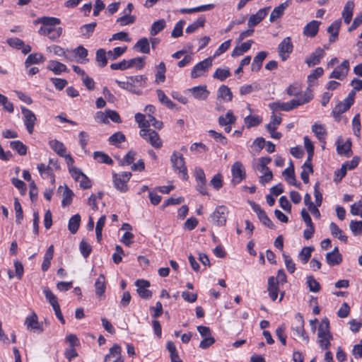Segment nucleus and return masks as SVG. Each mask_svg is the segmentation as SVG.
<instances>
[{
  "instance_id": "36",
  "label": "nucleus",
  "mask_w": 362,
  "mask_h": 362,
  "mask_svg": "<svg viewBox=\"0 0 362 362\" xmlns=\"http://www.w3.org/2000/svg\"><path fill=\"white\" fill-rule=\"evenodd\" d=\"M236 121V117L231 110L227 112L225 116L221 115L218 117V122L220 126H226L228 124H234Z\"/></svg>"
},
{
  "instance_id": "5",
  "label": "nucleus",
  "mask_w": 362,
  "mask_h": 362,
  "mask_svg": "<svg viewBox=\"0 0 362 362\" xmlns=\"http://www.w3.org/2000/svg\"><path fill=\"white\" fill-rule=\"evenodd\" d=\"M132 174L130 172H123L121 173H113V182L115 187L121 192H125L128 190L127 182L131 178Z\"/></svg>"
},
{
  "instance_id": "13",
  "label": "nucleus",
  "mask_w": 362,
  "mask_h": 362,
  "mask_svg": "<svg viewBox=\"0 0 362 362\" xmlns=\"http://www.w3.org/2000/svg\"><path fill=\"white\" fill-rule=\"evenodd\" d=\"M349 70V62L348 60H344L341 62V64L338 66L329 75V78H336L339 80L344 79Z\"/></svg>"
},
{
  "instance_id": "37",
  "label": "nucleus",
  "mask_w": 362,
  "mask_h": 362,
  "mask_svg": "<svg viewBox=\"0 0 362 362\" xmlns=\"http://www.w3.org/2000/svg\"><path fill=\"white\" fill-rule=\"evenodd\" d=\"M214 8V5L212 4H210L202 5V6L190 8H181L180 10V12L183 14L192 13H196V12H202V11H210V10L213 9Z\"/></svg>"
},
{
  "instance_id": "39",
  "label": "nucleus",
  "mask_w": 362,
  "mask_h": 362,
  "mask_svg": "<svg viewBox=\"0 0 362 362\" xmlns=\"http://www.w3.org/2000/svg\"><path fill=\"white\" fill-rule=\"evenodd\" d=\"M47 69L52 71L55 74H60L62 72L66 71L65 64L54 60L49 61Z\"/></svg>"
},
{
  "instance_id": "12",
  "label": "nucleus",
  "mask_w": 362,
  "mask_h": 362,
  "mask_svg": "<svg viewBox=\"0 0 362 362\" xmlns=\"http://www.w3.org/2000/svg\"><path fill=\"white\" fill-rule=\"evenodd\" d=\"M22 113L23 115V120L25 125L26 126L27 130L29 134H33L35 122L37 120L35 114L29 109L23 107L21 108Z\"/></svg>"
},
{
  "instance_id": "7",
  "label": "nucleus",
  "mask_w": 362,
  "mask_h": 362,
  "mask_svg": "<svg viewBox=\"0 0 362 362\" xmlns=\"http://www.w3.org/2000/svg\"><path fill=\"white\" fill-rule=\"evenodd\" d=\"M293 44L290 37H285L278 46V52L282 61H286L293 51Z\"/></svg>"
},
{
  "instance_id": "60",
  "label": "nucleus",
  "mask_w": 362,
  "mask_h": 362,
  "mask_svg": "<svg viewBox=\"0 0 362 362\" xmlns=\"http://www.w3.org/2000/svg\"><path fill=\"white\" fill-rule=\"evenodd\" d=\"M14 209L16 211V222L18 224L21 223V221L23 218V213L21 205L18 199V198H15L14 200Z\"/></svg>"
},
{
  "instance_id": "52",
  "label": "nucleus",
  "mask_w": 362,
  "mask_h": 362,
  "mask_svg": "<svg viewBox=\"0 0 362 362\" xmlns=\"http://www.w3.org/2000/svg\"><path fill=\"white\" fill-rule=\"evenodd\" d=\"M323 73L324 70L322 67H317L313 70V73L308 76V83L309 86H313L315 83V81L320 77Z\"/></svg>"
},
{
  "instance_id": "58",
  "label": "nucleus",
  "mask_w": 362,
  "mask_h": 362,
  "mask_svg": "<svg viewBox=\"0 0 362 362\" xmlns=\"http://www.w3.org/2000/svg\"><path fill=\"white\" fill-rule=\"evenodd\" d=\"M108 140L111 144L117 145L118 144L125 141L126 137L122 132H117L110 136Z\"/></svg>"
},
{
  "instance_id": "8",
  "label": "nucleus",
  "mask_w": 362,
  "mask_h": 362,
  "mask_svg": "<svg viewBox=\"0 0 362 362\" xmlns=\"http://www.w3.org/2000/svg\"><path fill=\"white\" fill-rule=\"evenodd\" d=\"M25 325L28 330L35 333H41L43 331L42 324L38 321L37 315L34 312L26 317Z\"/></svg>"
},
{
  "instance_id": "11",
  "label": "nucleus",
  "mask_w": 362,
  "mask_h": 362,
  "mask_svg": "<svg viewBox=\"0 0 362 362\" xmlns=\"http://www.w3.org/2000/svg\"><path fill=\"white\" fill-rule=\"evenodd\" d=\"M292 331L293 337H303L304 336V320L300 313H297L294 318V322L292 325Z\"/></svg>"
},
{
  "instance_id": "28",
  "label": "nucleus",
  "mask_w": 362,
  "mask_h": 362,
  "mask_svg": "<svg viewBox=\"0 0 362 362\" xmlns=\"http://www.w3.org/2000/svg\"><path fill=\"white\" fill-rule=\"evenodd\" d=\"M351 145L352 143L349 139H347L343 144H340L338 140L337 146V153L341 156H344L346 158H349L352 155Z\"/></svg>"
},
{
  "instance_id": "44",
  "label": "nucleus",
  "mask_w": 362,
  "mask_h": 362,
  "mask_svg": "<svg viewBox=\"0 0 362 362\" xmlns=\"http://www.w3.org/2000/svg\"><path fill=\"white\" fill-rule=\"evenodd\" d=\"M50 147L60 156H64L66 148L63 143L56 139L49 141Z\"/></svg>"
},
{
  "instance_id": "51",
  "label": "nucleus",
  "mask_w": 362,
  "mask_h": 362,
  "mask_svg": "<svg viewBox=\"0 0 362 362\" xmlns=\"http://www.w3.org/2000/svg\"><path fill=\"white\" fill-rule=\"evenodd\" d=\"M106 216L105 215L102 216L99 220L96 223L95 227V234L96 239L98 243H100L102 240V231L103 228L105 224Z\"/></svg>"
},
{
  "instance_id": "17",
  "label": "nucleus",
  "mask_w": 362,
  "mask_h": 362,
  "mask_svg": "<svg viewBox=\"0 0 362 362\" xmlns=\"http://www.w3.org/2000/svg\"><path fill=\"white\" fill-rule=\"evenodd\" d=\"M325 55L323 49L317 47L314 52L305 59V62L309 67L314 66L320 62L321 59Z\"/></svg>"
},
{
  "instance_id": "4",
  "label": "nucleus",
  "mask_w": 362,
  "mask_h": 362,
  "mask_svg": "<svg viewBox=\"0 0 362 362\" xmlns=\"http://www.w3.org/2000/svg\"><path fill=\"white\" fill-rule=\"evenodd\" d=\"M139 135L155 148L159 149L163 146L159 134L155 130L141 129L139 132Z\"/></svg>"
},
{
  "instance_id": "21",
  "label": "nucleus",
  "mask_w": 362,
  "mask_h": 362,
  "mask_svg": "<svg viewBox=\"0 0 362 362\" xmlns=\"http://www.w3.org/2000/svg\"><path fill=\"white\" fill-rule=\"evenodd\" d=\"M194 99L199 100H206L209 95V91L206 89V86H199L189 89Z\"/></svg>"
},
{
  "instance_id": "20",
  "label": "nucleus",
  "mask_w": 362,
  "mask_h": 362,
  "mask_svg": "<svg viewBox=\"0 0 362 362\" xmlns=\"http://www.w3.org/2000/svg\"><path fill=\"white\" fill-rule=\"evenodd\" d=\"M269 107L272 110L273 112L279 110L288 112L296 108V106L294 105L293 100H291L287 103H281L279 101L271 103L269 104Z\"/></svg>"
},
{
  "instance_id": "57",
  "label": "nucleus",
  "mask_w": 362,
  "mask_h": 362,
  "mask_svg": "<svg viewBox=\"0 0 362 362\" xmlns=\"http://www.w3.org/2000/svg\"><path fill=\"white\" fill-rule=\"evenodd\" d=\"M307 284L309 287V290L311 292L317 293L319 292L321 286L318 281H317L313 276H309L307 277Z\"/></svg>"
},
{
  "instance_id": "34",
  "label": "nucleus",
  "mask_w": 362,
  "mask_h": 362,
  "mask_svg": "<svg viewBox=\"0 0 362 362\" xmlns=\"http://www.w3.org/2000/svg\"><path fill=\"white\" fill-rule=\"evenodd\" d=\"M95 293L98 297L104 295L106 289L105 277L103 274H100L95 283Z\"/></svg>"
},
{
  "instance_id": "56",
  "label": "nucleus",
  "mask_w": 362,
  "mask_h": 362,
  "mask_svg": "<svg viewBox=\"0 0 362 362\" xmlns=\"http://www.w3.org/2000/svg\"><path fill=\"white\" fill-rule=\"evenodd\" d=\"M230 76L229 69L218 68L213 74L214 78H217L221 81H224L226 78Z\"/></svg>"
},
{
  "instance_id": "64",
  "label": "nucleus",
  "mask_w": 362,
  "mask_h": 362,
  "mask_svg": "<svg viewBox=\"0 0 362 362\" xmlns=\"http://www.w3.org/2000/svg\"><path fill=\"white\" fill-rule=\"evenodd\" d=\"M135 120L138 123L139 127L142 129H149L151 124L146 120V116L141 113L135 115Z\"/></svg>"
},
{
  "instance_id": "24",
  "label": "nucleus",
  "mask_w": 362,
  "mask_h": 362,
  "mask_svg": "<svg viewBox=\"0 0 362 362\" xmlns=\"http://www.w3.org/2000/svg\"><path fill=\"white\" fill-rule=\"evenodd\" d=\"M115 82L121 88L125 89L131 92L132 93L138 95H141L142 94V91L139 88H138V87L135 84H134L131 80L129 79V77L127 78V80L126 81L116 80Z\"/></svg>"
},
{
  "instance_id": "40",
  "label": "nucleus",
  "mask_w": 362,
  "mask_h": 362,
  "mask_svg": "<svg viewBox=\"0 0 362 362\" xmlns=\"http://www.w3.org/2000/svg\"><path fill=\"white\" fill-rule=\"evenodd\" d=\"M218 98H221L226 101H231L233 93L227 86L222 85L218 90Z\"/></svg>"
},
{
  "instance_id": "1",
  "label": "nucleus",
  "mask_w": 362,
  "mask_h": 362,
  "mask_svg": "<svg viewBox=\"0 0 362 362\" xmlns=\"http://www.w3.org/2000/svg\"><path fill=\"white\" fill-rule=\"evenodd\" d=\"M61 21L55 17L43 16L35 21V24L41 23L42 25L40 28L38 33L41 35L48 36L52 32L55 30L56 25H59Z\"/></svg>"
},
{
  "instance_id": "50",
  "label": "nucleus",
  "mask_w": 362,
  "mask_h": 362,
  "mask_svg": "<svg viewBox=\"0 0 362 362\" xmlns=\"http://www.w3.org/2000/svg\"><path fill=\"white\" fill-rule=\"evenodd\" d=\"M107 53L104 49H99L96 52V62L99 66L104 67L107 64Z\"/></svg>"
},
{
  "instance_id": "26",
  "label": "nucleus",
  "mask_w": 362,
  "mask_h": 362,
  "mask_svg": "<svg viewBox=\"0 0 362 362\" xmlns=\"http://www.w3.org/2000/svg\"><path fill=\"white\" fill-rule=\"evenodd\" d=\"M268 52L266 51L259 52L253 59V62L251 65L252 71H259L262 66L264 60L267 58Z\"/></svg>"
},
{
  "instance_id": "46",
  "label": "nucleus",
  "mask_w": 362,
  "mask_h": 362,
  "mask_svg": "<svg viewBox=\"0 0 362 362\" xmlns=\"http://www.w3.org/2000/svg\"><path fill=\"white\" fill-rule=\"evenodd\" d=\"M156 93H157L158 100L160 101V103L165 105L167 107H168L170 109H173L175 106V104L173 103V102L171 101L167 97V95L165 94V93L162 90L158 89V90H156Z\"/></svg>"
},
{
  "instance_id": "2",
  "label": "nucleus",
  "mask_w": 362,
  "mask_h": 362,
  "mask_svg": "<svg viewBox=\"0 0 362 362\" xmlns=\"http://www.w3.org/2000/svg\"><path fill=\"white\" fill-rule=\"evenodd\" d=\"M170 161L175 170H177L182 178L187 180L189 178L187 169L185 165V158L182 154L174 151L170 157Z\"/></svg>"
},
{
  "instance_id": "41",
  "label": "nucleus",
  "mask_w": 362,
  "mask_h": 362,
  "mask_svg": "<svg viewBox=\"0 0 362 362\" xmlns=\"http://www.w3.org/2000/svg\"><path fill=\"white\" fill-rule=\"evenodd\" d=\"M262 121V117L258 115H248L244 119V122L247 129L258 126Z\"/></svg>"
},
{
  "instance_id": "30",
  "label": "nucleus",
  "mask_w": 362,
  "mask_h": 362,
  "mask_svg": "<svg viewBox=\"0 0 362 362\" xmlns=\"http://www.w3.org/2000/svg\"><path fill=\"white\" fill-rule=\"evenodd\" d=\"M329 229L331 234L333 237L339 239L340 241L346 243L348 238L344 235V232L339 228V226L334 222L329 224Z\"/></svg>"
},
{
  "instance_id": "3",
  "label": "nucleus",
  "mask_w": 362,
  "mask_h": 362,
  "mask_svg": "<svg viewBox=\"0 0 362 362\" xmlns=\"http://www.w3.org/2000/svg\"><path fill=\"white\" fill-rule=\"evenodd\" d=\"M229 211L224 206H218L210 216V221L217 226H223L226 225Z\"/></svg>"
},
{
  "instance_id": "14",
  "label": "nucleus",
  "mask_w": 362,
  "mask_h": 362,
  "mask_svg": "<svg viewBox=\"0 0 362 362\" xmlns=\"http://www.w3.org/2000/svg\"><path fill=\"white\" fill-rule=\"evenodd\" d=\"M135 285L138 287L136 291L141 298L148 299L152 296V292L146 288L150 286L148 281L138 279L136 281Z\"/></svg>"
},
{
  "instance_id": "6",
  "label": "nucleus",
  "mask_w": 362,
  "mask_h": 362,
  "mask_svg": "<svg viewBox=\"0 0 362 362\" xmlns=\"http://www.w3.org/2000/svg\"><path fill=\"white\" fill-rule=\"evenodd\" d=\"M213 59V57H209L197 64L191 71V77L197 78L202 76L212 66Z\"/></svg>"
},
{
  "instance_id": "29",
  "label": "nucleus",
  "mask_w": 362,
  "mask_h": 362,
  "mask_svg": "<svg viewBox=\"0 0 362 362\" xmlns=\"http://www.w3.org/2000/svg\"><path fill=\"white\" fill-rule=\"evenodd\" d=\"M341 20L334 21L327 28V33L331 35L329 38L330 43L334 42L338 39L339 32L341 26Z\"/></svg>"
},
{
  "instance_id": "42",
  "label": "nucleus",
  "mask_w": 362,
  "mask_h": 362,
  "mask_svg": "<svg viewBox=\"0 0 362 362\" xmlns=\"http://www.w3.org/2000/svg\"><path fill=\"white\" fill-rule=\"evenodd\" d=\"M312 131L320 141L325 140L327 133L325 127L322 124L315 123L312 126Z\"/></svg>"
},
{
  "instance_id": "25",
  "label": "nucleus",
  "mask_w": 362,
  "mask_h": 362,
  "mask_svg": "<svg viewBox=\"0 0 362 362\" xmlns=\"http://www.w3.org/2000/svg\"><path fill=\"white\" fill-rule=\"evenodd\" d=\"M279 281H276L275 277L270 276L268 279V288L269 296L272 300H276L279 293Z\"/></svg>"
},
{
  "instance_id": "27",
  "label": "nucleus",
  "mask_w": 362,
  "mask_h": 362,
  "mask_svg": "<svg viewBox=\"0 0 362 362\" xmlns=\"http://www.w3.org/2000/svg\"><path fill=\"white\" fill-rule=\"evenodd\" d=\"M354 6L353 1H348L344 7L341 15L346 24H349L351 21Z\"/></svg>"
},
{
  "instance_id": "53",
  "label": "nucleus",
  "mask_w": 362,
  "mask_h": 362,
  "mask_svg": "<svg viewBox=\"0 0 362 362\" xmlns=\"http://www.w3.org/2000/svg\"><path fill=\"white\" fill-rule=\"evenodd\" d=\"M74 197V192L71 189H70L67 186H65L64 190L63 192V199L62 201V205L63 207L69 206L71 204L72 202V198Z\"/></svg>"
},
{
  "instance_id": "35",
  "label": "nucleus",
  "mask_w": 362,
  "mask_h": 362,
  "mask_svg": "<svg viewBox=\"0 0 362 362\" xmlns=\"http://www.w3.org/2000/svg\"><path fill=\"white\" fill-rule=\"evenodd\" d=\"M313 98V95L310 90H308L300 95V98L293 99L296 108L298 106L303 105L305 103H309Z\"/></svg>"
},
{
  "instance_id": "48",
  "label": "nucleus",
  "mask_w": 362,
  "mask_h": 362,
  "mask_svg": "<svg viewBox=\"0 0 362 362\" xmlns=\"http://www.w3.org/2000/svg\"><path fill=\"white\" fill-rule=\"evenodd\" d=\"M10 147L18 152L21 156H25L27 153V146L21 141H13L10 142Z\"/></svg>"
},
{
  "instance_id": "63",
  "label": "nucleus",
  "mask_w": 362,
  "mask_h": 362,
  "mask_svg": "<svg viewBox=\"0 0 362 362\" xmlns=\"http://www.w3.org/2000/svg\"><path fill=\"white\" fill-rule=\"evenodd\" d=\"M136 21V17L134 16L129 15V13H126L124 16L117 18V22L119 23L121 25H127L129 24L134 23Z\"/></svg>"
},
{
  "instance_id": "43",
  "label": "nucleus",
  "mask_w": 362,
  "mask_h": 362,
  "mask_svg": "<svg viewBox=\"0 0 362 362\" xmlns=\"http://www.w3.org/2000/svg\"><path fill=\"white\" fill-rule=\"evenodd\" d=\"M166 26V23L164 19H159L151 25L150 34L152 36L156 35L158 33L162 31Z\"/></svg>"
},
{
  "instance_id": "38",
  "label": "nucleus",
  "mask_w": 362,
  "mask_h": 362,
  "mask_svg": "<svg viewBox=\"0 0 362 362\" xmlns=\"http://www.w3.org/2000/svg\"><path fill=\"white\" fill-rule=\"evenodd\" d=\"M81 216L79 214H75L71 217L68 223V228L72 234H75L80 226Z\"/></svg>"
},
{
  "instance_id": "54",
  "label": "nucleus",
  "mask_w": 362,
  "mask_h": 362,
  "mask_svg": "<svg viewBox=\"0 0 362 362\" xmlns=\"http://www.w3.org/2000/svg\"><path fill=\"white\" fill-rule=\"evenodd\" d=\"M126 46L123 47H117L114 48L112 50H110L107 52V57L111 60H115L119 57L122 55L127 50Z\"/></svg>"
},
{
  "instance_id": "31",
  "label": "nucleus",
  "mask_w": 362,
  "mask_h": 362,
  "mask_svg": "<svg viewBox=\"0 0 362 362\" xmlns=\"http://www.w3.org/2000/svg\"><path fill=\"white\" fill-rule=\"evenodd\" d=\"M288 5L289 1L288 0L275 7L269 16V21L274 22L276 19L280 18L284 14L285 9Z\"/></svg>"
},
{
  "instance_id": "55",
  "label": "nucleus",
  "mask_w": 362,
  "mask_h": 362,
  "mask_svg": "<svg viewBox=\"0 0 362 362\" xmlns=\"http://www.w3.org/2000/svg\"><path fill=\"white\" fill-rule=\"evenodd\" d=\"M313 250L312 247H304L300 252L298 257L303 264H306L311 257V252Z\"/></svg>"
},
{
  "instance_id": "19",
  "label": "nucleus",
  "mask_w": 362,
  "mask_h": 362,
  "mask_svg": "<svg viewBox=\"0 0 362 362\" xmlns=\"http://www.w3.org/2000/svg\"><path fill=\"white\" fill-rule=\"evenodd\" d=\"M79 346V341H67V346L64 351V356L69 361H71L78 356L77 348Z\"/></svg>"
},
{
  "instance_id": "32",
  "label": "nucleus",
  "mask_w": 362,
  "mask_h": 362,
  "mask_svg": "<svg viewBox=\"0 0 362 362\" xmlns=\"http://www.w3.org/2000/svg\"><path fill=\"white\" fill-rule=\"evenodd\" d=\"M45 61V58L40 53H33L28 55L25 62V66L26 67L30 66L32 64H37L42 63Z\"/></svg>"
},
{
  "instance_id": "49",
  "label": "nucleus",
  "mask_w": 362,
  "mask_h": 362,
  "mask_svg": "<svg viewBox=\"0 0 362 362\" xmlns=\"http://www.w3.org/2000/svg\"><path fill=\"white\" fill-rule=\"evenodd\" d=\"M157 72L156 74L155 83H160L165 81L166 71L165 64L164 62H160L157 66Z\"/></svg>"
},
{
  "instance_id": "59",
  "label": "nucleus",
  "mask_w": 362,
  "mask_h": 362,
  "mask_svg": "<svg viewBox=\"0 0 362 362\" xmlns=\"http://www.w3.org/2000/svg\"><path fill=\"white\" fill-rule=\"evenodd\" d=\"M185 24V21L184 20L179 21L175 25L172 33L171 36L173 37H179L182 35L183 33V27Z\"/></svg>"
},
{
  "instance_id": "22",
  "label": "nucleus",
  "mask_w": 362,
  "mask_h": 362,
  "mask_svg": "<svg viewBox=\"0 0 362 362\" xmlns=\"http://www.w3.org/2000/svg\"><path fill=\"white\" fill-rule=\"evenodd\" d=\"M350 103H347L345 100L342 102H339L332 111V115L334 119L339 122L340 121V116L342 113L346 112L351 106Z\"/></svg>"
},
{
  "instance_id": "45",
  "label": "nucleus",
  "mask_w": 362,
  "mask_h": 362,
  "mask_svg": "<svg viewBox=\"0 0 362 362\" xmlns=\"http://www.w3.org/2000/svg\"><path fill=\"white\" fill-rule=\"evenodd\" d=\"M93 158L100 163H105L107 165H112L113 163L112 159L107 154L102 151H95L93 153Z\"/></svg>"
},
{
  "instance_id": "61",
  "label": "nucleus",
  "mask_w": 362,
  "mask_h": 362,
  "mask_svg": "<svg viewBox=\"0 0 362 362\" xmlns=\"http://www.w3.org/2000/svg\"><path fill=\"white\" fill-rule=\"evenodd\" d=\"M349 227L354 235H362V221H351Z\"/></svg>"
},
{
  "instance_id": "9",
  "label": "nucleus",
  "mask_w": 362,
  "mask_h": 362,
  "mask_svg": "<svg viewBox=\"0 0 362 362\" xmlns=\"http://www.w3.org/2000/svg\"><path fill=\"white\" fill-rule=\"evenodd\" d=\"M231 173L233 177V182L235 184L240 183L246 177L245 168L240 161H235L231 167Z\"/></svg>"
},
{
  "instance_id": "10",
  "label": "nucleus",
  "mask_w": 362,
  "mask_h": 362,
  "mask_svg": "<svg viewBox=\"0 0 362 362\" xmlns=\"http://www.w3.org/2000/svg\"><path fill=\"white\" fill-rule=\"evenodd\" d=\"M104 362H124L122 356V347L115 344L109 349V353L104 357Z\"/></svg>"
},
{
  "instance_id": "15",
  "label": "nucleus",
  "mask_w": 362,
  "mask_h": 362,
  "mask_svg": "<svg viewBox=\"0 0 362 362\" xmlns=\"http://www.w3.org/2000/svg\"><path fill=\"white\" fill-rule=\"evenodd\" d=\"M317 337L321 339H331L332 338L329 332V321L327 317L323 318L319 324Z\"/></svg>"
},
{
  "instance_id": "16",
  "label": "nucleus",
  "mask_w": 362,
  "mask_h": 362,
  "mask_svg": "<svg viewBox=\"0 0 362 362\" xmlns=\"http://www.w3.org/2000/svg\"><path fill=\"white\" fill-rule=\"evenodd\" d=\"M270 7L259 9L255 14H252L248 19L247 25L250 28L259 24L267 15Z\"/></svg>"
},
{
  "instance_id": "33",
  "label": "nucleus",
  "mask_w": 362,
  "mask_h": 362,
  "mask_svg": "<svg viewBox=\"0 0 362 362\" xmlns=\"http://www.w3.org/2000/svg\"><path fill=\"white\" fill-rule=\"evenodd\" d=\"M134 49L144 54L150 52V44L146 37H142L137 41L134 46Z\"/></svg>"
},
{
  "instance_id": "18",
  "label": "nucleus",
  "mask_w": 362,
  "mask_h": 362,
  "mask_svg": "<svg viewBox=\"0 0 362 362\" xmlns=\"http://www.w3.org/2000/svg\"><path fill=\"white\" fill-rule=\"evenodd\" d=\"M320 24V21L315 20L308 23L303 28V35L311 38L315 37L319 31Z\"/></svg>"
},
{
  "instance_id": "23",
  "label": "nucleus",
  "mask_w": 362,
  "mask_h": 362,
  "mask_svg": "<svg viewBox=\"0 0 362 362\" xmlns=\"http://www.w3.org/2000/svg\"><path fill=\"white\" fill-rule=\"evenodd\" d=\"M326 261L330 266L338 265L342 262V256L337 247H335L332 252L327 253Z\"/></svg>"
},
{
  "instance_id": "62",
  "label": "nucleus",
  "mask_w": 362,
  "mask_h": 362,
  "mask_svg": "<svg viewBox=\"0 0 362 362\" xmlns=\"http://www.w3.org/2000/svg\"><path fill=\"white\" fill-rule=\"evenodd\" d=\"M80 252L84 258H87L92 251L90 245L85 240H82L79 245Z\"/></svg>"
},
{
  "instance_id": "47",
  "label": "nucleus",
  "mask_w": 362,
  "mask_h": 362,
  "mask_svg": "<svg viewBox=\"0 0 362 362\" xmlns=\"http://www.w3.org/2000/svg\"><path fill=\"white\" fill-rule=\"evenodd\" d=\"M144 60L145 57H136L129 60H127L128 69L135 67L138 70L142 69L145 64Z\"/></svg>"
}]
</instances>
